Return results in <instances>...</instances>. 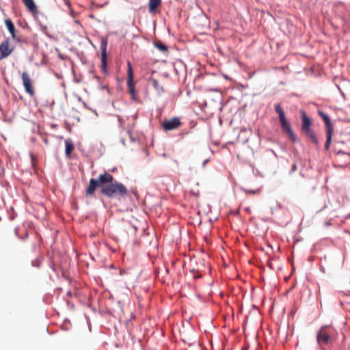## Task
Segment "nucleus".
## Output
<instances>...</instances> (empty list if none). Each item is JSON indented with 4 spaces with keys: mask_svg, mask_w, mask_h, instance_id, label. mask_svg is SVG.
Instances as JSON below:
<instances>
[{
    "mask_svg": "<svg viewBox=\"0 0 350 350\" xmlns=\"http://www.w3.org/2000/svg\"><path fill=\"white\" fill-rule=\"evenodd\" d=\"M100 188L103 195L109 198L122 197L126 194L127 189L121 183L114 180L113 176L105 172L98 176L97 179L91 178L86 189L87 196H94L96 189Z\"/></svg>",
    "mask_w": 350,
    "mask_h": 350,
    "instance_id": "f257e3e1",
    "label": "nucleus"
},
{
    "mask_svg": "<svg viewBox=\"0 0 350 350\" xmlns=\"http://www.w3.org/2000/svg\"><path fill=\"white\" fill-rule=\"evenodd\" d=\"M275 110L279 116V119L281 123V127L282 131L288 135V138L293 142H296V136L294 134L291 124L287 121L285 117V113L280 104L275 105Z\"/></svg>",
    "mask_w": 350,
    "mask_h": 350,
    "instance_id": "f03ea898",
    "label": "nucleus"
},
{
    "mask_svg": "<svg viewBox=\"0 0 350 350\" xmlns=\"http://www.w3.org/2000/svg\"><path fill=\"white\" fill-rule=\"evenodd\" d=\"M21 79L26 93L29 94V96L33 97L35 96V90L33 85V81L29 73L25 71L23 72L21 75Z\"/></svg>",
    "mask_w": 350,
    "mask_h": 350,
    "instance_id": "7ed1b4c3",
    "label": "nucleus"
},
{
    "mask_svg": "<svg viewBox=\"0 0 350 350\" xmlns=\"http://www.w3.org/2000/svg\"><path fill=\"white\" fill-rule=\"evenodd\" d=\"M183 125L180 118L174 117L170 120H163L161 123L163 129L165 131L175 130Z\"/></svg>",
    "mask_w": 350,
    "mask_h": 350,
    "instance_id": "20e7f679",
    "label": "nucleus"
},
{
    "mask_svg": "<svg viewBox=\"0 0 350 350\" xmlns=\"http://www.w3.org/2000/svg\"><path fill=\"white\" fill-rule=\"evenodd\" d=\"M9 38L5 39L0 44V61L8 57L14 50Z\"/></svg>",
    "mask_w": 350,
    "mask_h": 350,
    "instance_id": "39448f33",
    "label": "nucleus"
},
{
    "mask_svg": "<svg viewBox=\"0 0 350 350\" xmlns=\"http://www.w3.org/2000/svg\"><path fill=\"white\" fill-rule=\"evenodd\" d=\"M127 85L129 87V91L132 98H134L135 96V84L133 82V71L132 68V65L130 62H127Z\"/></svg>",
    "mask_w": 350,
    "mask_h": 350,
    "instance_id": "423d86ee",
    "label": "nucleus"
},
{
    "mask_svg": "<svg viewBox=\"0 0 350 350\" xmlns=\"http://www.w3.org/2000/svg\"><path fill=\"white\" fill-rule=\"evenodd\" d=\"M329 327L323 326L317 334V340L319 345L327 344L330 341V336L327 332Z\"/></svg>",
    "mask_w": 350,
    "mask_h": 350,
    "instance_id": "0eeeda50",
    "label": "nucleus"
},
{
    "mask_svg": "<svg viewBox=\"0 0 350 350\" xmlns=\"http://www.w3.org/2000/svg\"><path fill=\"white\" fill-rule=\"evenodd\" d=\"M107 39L105 38H103L101 40L100 44V50H101V63L103 70L106 71L107 66Z\"/></svg>",
    "mask_w": 350,
    "mask_h": 350,
    "instance_id": "6e6552de",
    "label": "nucleus"
},
{
    "mask_svg": "<svg viewBox=\"0 0 350 350\" xmlns=\"http://www.w3.org/2000/svg\"><path fill=\"white\" fill-rule=\"evenodd\" d=\"M5 24L6 27L8 28L9 32L10 33L12 38L13 40H16L18 42L20 41V38H18L16 35V29L14 23L10 18H7L5 20Z\"/></svg>",
    "mask_w": 350,
    "mask_h": 350,
    "instance_id": "1a4fd4ad",
    "label": "nucleus"
},
{
    "mask_svg": "<svg viewBox=\"0 0 350 350\" xmlns=\"http://www.w3.org/2000/svg\"><path fill=\"white\" fill-rule=\"evenodd\" d=\"M318 113L322 118L325 122L326 131L334 130L333 125L331 122L329 116L327 114H325L323 111L320 110L318 111Z\"/></svg>",
    "mask_w": 350,
    "mask_h": 350,
    "instance_id": "9d476101",
    "label": "nucleus"
},
{
    "mask_svg": "<svg viewBox=\"0 0 350 350\" xmlns=\"http://www.w3.org/2000/svg\"><path fill=\"white\" fill-rule=\"evenodd\" d=\"M301 118H302V124H301V131H305L308 129L311 128V121L308 117L306 115L304 111L301 112Z\"/></svg>",
    "mask_w": 350,
    "mask_h": 350,
    "instance_id": "9b49d317",
    "label": "nucleus"
},
{
    "mask_svg": "<svg viewBox=\"0 0 350 350\" xmlns=\"http://www.w3.org/2000/svg\"><path fill=\"white\" fill-rule=\"evenodd\" d=\"M302 132L308 137H309L310 139V140L312 141V142L313 144H314L315 145H318V144H319L318 139H317L314 132L313 131V130L311 129V128L308 129H306L305 131H303Z\"/></svg>",
    "mask_w": 350,
    "mask_h": 350,
    "instance_id": "f8f14e48",
    "label": "nucleus"
},
{
    "mask_svg": "<svg viewBox=\"0 0 350 350\" xmlns=\"http://www.w3.org/2000/svg\"><path fill=\"white\" fill-rule=\"evenodd\" d=\"M161 0H149L148 8L149 12L153 13L156 11L157 8L161 5Z\"/></svg>",
    "mask_w": 350,
    "mask_h": 350,
    "instance_id": "ddd939ff",
    "label": "nucleus"
},
{
    "mask_svg": "<svg viewBox=\"0 0 350 350\" xmlns=\"http://www.w3.org/2000/svg\"><path fill=\"white\" fill-rule=\"evenodd\" d=\"M66 150L65 153L67 157H70L72 151L74 150V145L70 139H66L65 141Z\"/></svg>",
    "mask_w": 350,
    "mask_h": 350,
    "instance_id": "4468645a",
    "label": "nucleus"
},
{
    "mask_svg": "<svg viewBox=\"0 0 350 350\" xmlns=\"http://www.w3.org/2000/svg\"><path fill=\"white\" fill-rule=\"evenodd\" d=\"M27 8L31 12L37 10L36 5L33 0H22Z\"/></svg>",
    "mask_w": 350,
    "mask_h": 350,
    "instance_id": "2eb2a0df",
    "label": "nucleus"
},
{
    "mask_svg": "<svg viewBox=\"0 0 350 350\" xmlns=\"http://www.w3.org/2000/svg\"><path fill=\"white\" fill-rule=\"evenodd\" d=\"M333 132H334V130L326 131L327 139H326L325 144V148L326 150H328L329 148Z\"/></svg>",
    "mask_w": 350,
    "mask_h": 350,
    "instance_id": "dca6fc26",
    "label": "nucleus"
},
{
    "mask_svg": "<svg viewBox=\"0 0 350 350\" xmlns=\"http://www.w3.org/2000/svg\"><path fill=\"white\" fill-rule=\"evenodd\" d=\"M155 46L159 49L160 51H163V52H165L167 51V47L165 44H164L163 43L161 42H155Z\"/></svg>",
    "mask_w": 350,
    "mask_h": 350,
    "instance_id": "f3484780",
    "label": "nucleus"
},
{
    "mask_svg": "<svg viewBox=\"0 0 350 350\" xmlns=\"http://www.w3.org/2000/svg\"><path fill=\"white\" fill-rule=\"evenodd\" d=\"M150 81L151 83V85L157 90H160V86H159V82L157 79H154V78H151L150 79Z\"/></svg>",
    "mask_w": 350,
    "mask_h": 350,
    "instance_id": "a211bd4d",
    "label": "nucleus"
},
{
    "mask_svg": "<svg viewBox=\"0 0 350 350\" xmlns=\"http://www.w3.org/2000/svg\"><path fill=\"white\" fill-rule=\"evenodd\" d=\"M243 191H245V193L246 194H252V195L258 194L260 192V189H256V190L243 189Z\"/></svg>",
    "mask_w": 350,
    "mask_h": 350,
    "instance_id": "6ab92c4d",
    "label": "nucleus"
},
{
    "mask_svg": "<svg viewBox=\"0 0 350 350\" xmlns=\"http://www.w3.org/2000/svg\"><path fill=\"white\" fill-rule=\"evenodd\" d=\"M297 170V165L295 163H294L293 165H292V168H291V172H295Z\"/></svg>",
    "mask_w": 350,
    "mask_h": 350,
    "instance_id": "aec40b11",
    "label": "nucleus"
},
{
    "mask_svg": "<svg viewBox=\"0 0 350 350\" xmlns=\"http://www.w3.org/2000/svg\"><path fill=\"white\" fill-rule=\"evenodd\" d=\"M208 161V160H205L204 162H203V166L204 167L205 165L206 164V162Z\"/></svg>",
    "mask_w": 350,
    "mask_h": 350,
    "instance_id": "412c9836",
    "label": "nucleus"
}]
</instances>
